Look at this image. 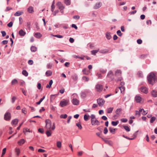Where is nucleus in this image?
<instances>
[{
	"instance_id": "58",
	"label": "nucleus",
	"mask_w": 157,
	"mask_h": 157,
	"mask_svg": "<svg viewBox=\"0 0 157 157\" xmlns=\"http://www.w3.org/2000/svg\"><path fill=\"white\" fill-rule=\"evenodd\" d=\"M13 22L12 21H11L7 25L8 27H12V26L13 25Z\"/></svg>"
},
{
	"instance_id": "43",
	"label": "nucleus",
	"mask_w": 157,
	"mask_h": 157,
	"mask_svg": "<svg viewBox=\"0 0 157 157\" xmlns=\"http://www.w3.org/2000/svg\"><path fill=\"white\" fill-rule=\"evenodd\" d=\"M89 115H87L86 114H85L84 116V119L85 121H87L89 119Z\"/></svg>"
},
{
	"instance_id": "64",
	"label": "nucleus",
	"mask_w": 157,
	"mask_h": 157,
	"mask_svg": "<svg viewBox=\"0 0 157 157\" xmlns=\"http://www.w3.org/2000/svg\"><path fill=\"white\" fill-rule=\"evenodd\" d=\"M137 43L139 44H141L142 42V40L141 39H138L137 41Z\"/></svg>"
},
{
	"instance_id": "35",
	"label": "nucleus",
	"mask_w": 157,
	"mask_h": 157,
	"mask_svg": "<svg viewBox=\"0 0 157 157\" xmlns=\"http://www.w3.org/2000/svg\"><path fill=\"white\" fill-rule=\"evenodd\" d=\"M82 79L85 82H88L89 80V78L86 76H83Z\"/></svg>"
},
{
	"instance_id": "51",
	"label": "nucleus",
	"mask_w": 157,
	"mask_h": 157,
	"mask_svg": "<svg viewBox=\"0 0 157 157\" xmlns=\"http://www.w3.org/2000/svg\"><path fill=\"white\" fill-rule=\"evenodd\" d=\"M22 112L24 113L25 114L27 113V111L26 109L25 108H23L22 109Z\"/></svg>"
},
{
	"instance_id": "29",
	"label": "nucleus",
	"mask_w": 157,
	"mask_h": 157,
	"mask_svg": "<svg viewBox=\"0 0 157 157\" xmlns=\"http://www.w3.org/2000/svg\"><path fill=\"white\" fill-rule=\"evenodd\" d=\"M109 51V50L108 49H104L101 50L99 51V52L102 53H106L108 52Z\"/></svg>"
},
{
	"instance_id": "11",
	"label": "nucleus",
	"mask_w": 157,
	"mask_h": 157,
	"mask_svg": "<svg viewBox=\"0 0 157 157\" xmlns=\"http://www.w3.org/2000/svg\"><path fill=\"white\" fill-rule=\"evenodd\" d=\"M72 101L73 104L75 105H78L79 103V100L75 98H73Z\"/></svg>"
},
{
	"instance_id": "24",
	"label": "nucleus",
	"mask_w": 157,
	"mask_h": 157,
	"mask_svg": "<svg viewBox=\"0 0 157 157\" xmlns=\"http://www.w3.org/2000/svg\"><path fill=\"white\" fill-rule=\"evenodd\" d=\"M28 11L30 13H33L34 12L33 7L29 6L28 9Z\"/></svg>"
},
{
	"instance_id": "19",
	"label": "nucleus",
	"mask_w": 157,
	"mask_h": 157,
	"mask_svg": "<svg viewBox=\"0 0 157 157\" xmlns=\"http://www.w3.org/2000/svg\"><path fill=\"white\" fill-rule=\"evenodd\" d=\"M105 36L106 38L108 40H110L111 39L112 37L110 35V33L109 32H107L105 34Z\"/></svg>"
},
{
	"instance_id": "63",
	"label": "nucleus",
	"mask_w": 157,
	"mask_h": 157,
	"mask_svg": "<svg viewBox=\"0 0 157 157\" xmlns=\"http://www.w3.org/2000/svg\"><path fill=\"white\" fill-rule=\"evenodd\" d=\"M90 117L91 118V121L92 120H93L94 119H96L95 116L93 114L91 115Z\"/></svg>"
},
{
	"instance_id": "2",
	"label": "nucleus",
	"mask_w": 157,
	"mask_h": 157,
	"mask_svg": "<svg viewBox=\"0 0 157 157\" xmlns=\"http://www.w3.org/2000/svg\"><path fill=\"white\" fill-rule=\"evenodd\" d=\"M46 128L48 129L51 130L52 128V130H54L55 129V123H53L52 126V122L49 119L47 120L46 121Z\"/></svg>"
},
{
	"instance_id": "46",
	"label": "nucleus",
	"mask_w": 157,
	"mask_h": 157,
	"mask_svg": "<svg viewBox=\"0 0 157 157\" xmlns=\"http://www.w3.org/2000/svg\"><path fill=\"white\" fill-rule=\"evenodd\" d=\"M15 151L17 153V155L18 156L19 155L20 152V149L18 148H15Z\"/></svg>"
},
{
	"instance_id": "48",
	"label": "nucleus",
	"mask_w": 157,
	"mask_h": 157,
	"mask_svg": "<svg viewBox=\"0 0 157 157\" xmlns=\"http://www.w3.org/2000/svg\"><path fill=\"white\" fill-rule=\"evenodd\" d=\"M67 116L66 114H62L60 115V117L62 118L65 119L67 117Z\"/></svg>"
},
{
	"instance_id": "42",
	"label": "nucleus",
	"mask_w": 157,
	"mask_h": 157,
	"mask_svg": "<svg viewBox=\"0 0 157 157\" xmlns=\"http://www.w3.org/2000/svg\"><path fill=\"white\" fill-rule=\"evenodd\" d=\"M123 127L124 129L128 132L130 130V128L127 125L124 126Z\"/></svg>"
},
{
	"instance_id": "21",
	"label": "nucleus",
	"mask_w": 157,
	"mask_h": 157,
	"mask_svg": "<svg viewBox=\"0 0 157 157\" xmlns=\"http://www.w3.org/2000/svg\"><path fill=\"white\" fill-rule=\"evenodd\" d=\"M23 13V12L22 11H18L14 14V15L15 16H18L21 15Z\"/></svg>"
},
{
	"instance_id": "8",
	"label": "nucleus",
	"mask_w": 157,
	"mask_h": 157,
	"mask_svg": "<svg viewBox=\"0 0 157 157\" xmlns=\"http://www.w3.org/2000/svg\"><path fill=\"white\" fill-rule=\"evenodd\" d=\"M97 103L100 106H102L105 103V101L102 98H99L97 99Z\"/></svg>"
},
{
	"instance_id": "32",
	"label": "nucleus",
	"mask_w": 157,
	"mask_h": 157,
	"mask_svg": "<svg viewBox=\"0 0 157 157\" xmlns=\"http://www.w3.org/2000/svg\"><path fill=\"white\" fill-rule=\"evenodd\" d=\"M135 116L136 117H137L138 118L139 117L140 115V113H141V112H140V111H138L137 110L135 111Z\"/></svg>"
},
{
	"instance_id": "37",
	"label": "nucleus",
	"mask_w": 157,
	"mask_h": 157,
	"mask_svg": "<svg viewBox=\"0 0 157 157\" xmlns=\"http://www.w3.org/2000/svg\"><path fill=\"white\" fill-rule=\"evenodd\" d=\"M118 88L121 90V93H123L125 90L124 87V86H120Z\"/></svg>"
},
{
	"instance_id": "28",
	"label": "nucleus",
	"mask_w": 157,
	"mask_h": 157,
	"mask_svg": "<svg viewBox=\"0 0 157 157\" xmlns=\"http://www.w3.org/2000/svg\"><path fill=\"white\" fill-rule=\"evenodd\" d=\"M53 82L52 80H51L49 82V84H47L46 86V87L47 88H50L52 85L53 83Z\"/></svg>"
},
{
	"instance_id": "26",
	"label": "nucleus",
	"mask_w": 157,
	"mask_h": 157,
	"mask_svg": "<svg viewBox=\"0 0 157 157\" xmlns=\"http://www.w3.org/2000/svg\"><path fill=\"white\" fill-rule=\"evenodd\" d=\"M151 95L154 97H157V92L155 90H153L151 91Z\"/></svg>"
},
{
	"instance_id": "5",
	"label": "nucleus",
	"mask_w": 157,
	"mask_h": 157,
	"mask_svg": "<svg viewBox=\"0 0 157 157\" xmlns=\"http://www.w3.org/2000/svg\"><path fill=\"white\" fill-rule=\"evenodd\" d=\"M69 102L68 100H63L60 102L59 105L61 107H63L68 105Z\"/></svg>"
},
{
	"instance_id": "27",
	"label": "nucleus",
	"mask_w": 157,
	"mask_h": 157,
	"mask_svg": "<svg viewBox=\"0 0 157 157\" xmlns=\"http://www.w3.org/2000/svg\"><path fill=\"white\" fill-rule=\"evenodd\" d=\"M46 134L48 136H51L52 134V130H48L46 132Z\"/></svg>"
},
{
	"instance_id": "53",
	"label": "nucleus",
	"mask_w": 157,
	"mask_h": 157,
	"mask_svg": "<svg viewBox=\"0 0 157 157\" xmlns=\"http://www.w3.org/2000/svg\"><path fill=\"white\" fill-rule=\"evenodd\" d=\"M107 71V70L106 69H101L100 70V71L102 73L104 74Z\"/></svg>"
},
{
	"instance_id": "40",
	"label": "nucleus",
	"mask_w": 157,
	"mask_h": 157,
	"mask_svg": "<svg viewBox=\"0 0 157 157\" xmlns=\"http://www.w3.org/2000/svg\"><path fill=\"white\" fill-rule=\"evenodd\" d=\"M31 50L32 52H35L37 50V48L34 46H32L31 48Z\"/></svg>"
},
{
	"instance_id": "61",
	"label": "nucleus",
	"mask_w": 157,
	"mask_h": 157,
	"mask_svg": "<svg viewBox=\"0 0 157 157\" xmlns=\"http://www.w3.org/2000/svg\"><path fill=\"white\" fill-rule=\"evenodd\" d=\"M1 33L2 34V36L3 37L5 36L6 35V32L4 31H2L1 32Z\"/></svg>"
},
{
	"instance_id": "57",
	"label": "nucleus",
	"mask_w": 157,
	"mask_h": 157,
	"mask_svg": "<svg viewBox=\"0 0 157 157\" xmlns=\"http://www.w3.org/2000/svg\"><path fill=\"white\" fill-rule=\"evenodd\" d=\"M121 121L123 122H126L128 121V120L126 118H122Z\"/></svg>"
},
{
	"instance_id": "20",
	"label": "nucleus",
	"mask_w": 157,
	"mask_h": 157,
	"mask_svg": "<svg viewBox=\"0 0 157 157\" xmlns=\"http://www.w3.org/2000/svg\"><path fill=\"white\" fill-rule=\"evenodd\" d=\"M18 121V119H15L12 121L11 124L12 125H15L17 124Z\"/></svg>"
},
{
	"instance_id": "25",
	"label": "nucleus",
	"mask_w": 157,
	"mask_h": 157,
	"mask_svg": "<svg viewBox=\"0 0 157 157\" xmlns=\"http://www.w3.org/2000/svg\"><path fill=\"white\" fill-rule=\"evenodd\" d=\"M52 71L50 70L47 71L45 73L47 77L51 76L52 75Z\"/></svg>"
},
{
	"instance_id": "36",
	"label": "nucleus",
	"mask_w": 157,
	"mask_h": 157,
	"mask_svg": "<svg viewBox=\"0 0 157 157\" xmlns=\"http://www.w3.org/2000/svg\"><path fill=\"white\" fill-rule=\"evenodd\" d=\"M18 83L17 80L15 79H13L11 82V85H14L15 84H17Z\"/></svg>"
},
{
	"instance_id": "17",
	"label": "nucleus",
	"mask_w": 157,
	"mask_h": 157,
	"mask_svg": "<svg viewBox=\"0 0 157 157\" xmlns=\"http://www.w3.org/2000/svg\"><path fill=\"white\" fill-rule=\"evenodd\" d=\"M113 107H109L107 108L106 109V111L107 113H112L113 112Z\"/></svg>"
},
{
	"instance_id": "10",
	"label": "nucleus",
	"mask_w": 157,
	"mask_h": 157,
	"mask_svg": "<svg viewBox=\"0 0 157 157\" xmlns=\"http://www.w3.org/2000/svg\"><path fill=\"white\" fill-rule=\"evenodd\" d=\"M91 124L92 125H99L100 124L99 122L96 118L91 121Z\"/></svg>"
},
{
	"instance_id": "50",
	"label": "nucleus",
	"mask_w": 157,
	"mask_h": 157,
	"mask_svg": "<svg viewBox=\"0 0 157 157\" xmlns=\"http://www.w3.org/2000/svg\"><path fill=\"white\" fill-rule=\"evenodd\" d=\"M53 36L58 38H62L63 36L59 35H53Z\"/></svg>"
},
{
	"instance_id": "16",
	"label": "nucleus",
	"mask_w": 157,
	"mask_h": 157,
	"mask_svg": "<svg viewBox=\"0 0 157 157\" xmlns=\"http://www.w3.org/2000/svg\"><path fill=\"white\" fill-rule=\"evenodd\" d=\"M25 142V140L24 139H22L18 142V144L19 145H21L24 144Z\"/></svg>"
},
{
	"instance_id": "60",
	"label": "nucleus",
	"mask_w": 157,
	"mask_h": 157,
	"mask_svg": "<svg viewBox=\"0 0 157 157\" xmlns=\"http://www.w3.org/2000/svg\"><path fill=\"white\" fill-rule=\"evenodd\" d=\"M80 17L78 15H75L73 17V18L75 19H78Z\"/></svg>"
},
{
	"instance_id": "62",
	"label": "nucleus",
	"mask_w": 157,
	"mask_h": 157,
	"mask_svg": "<svg viewBox=\"0 0 157 157\" xmlns=\"http://www.w3.org/2000/svg\"><path fill=\"white\" fill-rule=\"evenodd\" d=\"M55 5H52L51 6V11L52 12H53L55 8Z\"/></svg>"
},
{
	"instance_id": "59",
	"label": "nucleus",
	"mask_w": 157,
	"mask_h": 157,
	"mask_svg": "<svg viewBox=\"0 0 157 157\" xmlns=\"http://www.w3.org/2000/svg\"><path fill=\"white\" fill-rule=\"evenodd\" d=\"M39 132L41 133H43L44 132V129L42 128H39L38 130Z\"/></svg>"
},
{
	"instance_id": "44",
	"label": "nucleus",
	"mask_w": 157,
	"mask_h": 157,
	"mask_svg": "<svg viewBox=\"0 0 157 157\" xmlns=\"http://www.w3.org/2000/svg\"><path fill=\"white\" fill-rule=\"evenodd\" d=\"M56 145L58 147L60 148L61 146V143L60 141H58L56 143Z\"/></svg>"
},
{
	"instance_id": "41",
	"label": "nucleus",
	"mask_w": 157,
	"mask_h": 157,
	"mask_svg": "<svg viewBox=\"0 0 157 157\" xmlns=\"http://www.w3.org/2000/svg\"><path fill=\"white\" fill-rule=\"evenodd\" d=\"M22 74L25 76H27L28 75V73L27 72L26 70H23L22 71Z\"/></svg>"
},
{
	"instance_id": "22",
	"label": "nucleus",
	"mask_w": 157,
	"mask_h": 157,
	"mask_svg": "<svg viewBox=\"0 0 157 157\" xmlns=\"http://www.w3.org/2000/svg\"><path fill=\"white\" fill-rule=\"evenodd\" d=\"M71 78H72V79L74 81H76L78 79L77 75L75 74L74 75H73L71 76Z\"/></svg>"
},
{
	"instance_id": "39",
	"label": "nucleus",
	"mask_w": 157,
	"mask_h": 157,
	"mask_svg": "<svg viewBox=\"0 0 157 157\" xmlns=\"http://www.w3.org/2000/svg\"><path fill=\"white\" fill-rule=\"evenodd\" d=\"M119 121H113L111 122L112 124L114 126H116L118 124Z\"/></svg>"
},
{
	"instance_id": "49",
	"label": "nucleus",
	"mask_w": 157,
	"mask_h": 157,
	"mask_svg": "<svg viewBox=\"0 0 157 157\" xmlns=\"http://www.w3.org/2000/svg\"><path fill=\"white\" fill-rule=\"evenodd\" d=\"M155 119H156V118L154 117H151V118L150 120V123H153L154 122V121H155Z\"/></svg>"
},
{
	"instance_id": "23",
	"label": "nucleus",
	"mask_w": 157,
	"mask_h": 157,
	"mask_svg": "<svg viewBox=\"0 0 157 157\" xmlns=\"http://www.w3.org/2000/svg\"><path fill=\"white\" fill-rule=\"evenodd\" d=\"M34 36L37 38H40L42 36V35L40 33H35Z\"/></svg>"
},
{
	"instance_id": "56",
	"label": "nucleus",
	"mask_w": 157,
	"mask_h": 157,
	"mask_svg": "<svg viewBox=\"0 0 157 157\" xmlns=\"http://www.w3.org/2000/svg\"><path fill=\"white\" fill-rule=\"evenodd\" d=\"M8 41L7 40H4L2 42V44H7Z\"/></svg>"
},
{
	"instance_id": "34",
	"label": "nucleus",
	"mask_w": 157,
	"mask_h": 157,
	"mask_svg": "<svg viewBox=\"0 0 157 157\" xmlns=\"http://www.w3.org/2000/svg\"><path fill=\"white\" fill-rule=\"evenodd\" d=\"M64 2L67 6H69L71 4V0H64Z\"/></svg>"
},
{
	"instance_id": "52",
	"label": "nucleus",
	"mask_w": 157,
	"mask_h": 157,
	"mask_svg": "<svg viewBox=\"0 0 157 157\" xmlns=\"http://www.w3.org/2000/svg\"><path fill=\"white\" fill-rule=\"evenodd\" d=\"M6 148H5L2 150V156H3L6 153Z\"/></svg>"
},
{
	"instance_id": "13",
	"label": "nucleus",
	"mask_w": 157,
	"mask_h": 157,
	"mask_svg": "<svg viewBox=\"0 0 157 157\" xmlns=\"http://www.w3.org/2000/svg\"><path fill=\"white\" fill-rule=\"evenodd\" d=\"M136 101L137 103H140L142 100V98L139 96H136L135 98Z\"/></svg>"
},
{
	"instance_id": "4",
	"label": "nucleus",
	"mask_w": 157,
	"mask_h": 157,
	"mask_svg": "<svg viewBox=\"0 0 157 157\" xmlns=\"http://www.w3.org/2000/svg\"><path fill=\"white\" fill-rule=\"evenodd\" d=\"M56 6H57L58 8L60 10L61 12L62 13H64L63 10L65 8V7L64 5L60 2H58L56 4Z\"/></svg>"
},
{
	"instance_id": "30",
	"label": "nucleus",
	"mask_w": 157,
	"mask_h": 157,
	"mask_svg": "<svg viewBox=\"0 0 157 157\" xmlns=\"http://www.w3.org/2000/svg\"><path fill=\"white\" fill-rule=\"evenodd\" d=\"M56 95H51L50 98V101L51 102H52L55 99L56 96Z\"/></svg>"
},
{
	"instance_id": "33",
	"label": "nucleus",
	"mask_w": 157,
	"mask_h": 157,
	"mask_svg": "<svg viewBox=\"0 0 157 157\" xmlns=\"http://www.w3.org/2000/svg\"><path fill=\"white\" fill-rule=\"evenodd\" d=\"M115 128H113L112 127L109 128V131L110 132L113 134H114L115 133Z\"/></svg>"
},
{
	"instance_id": "55",
	"label": "nucleus",
	"mask_w": 157,
	"mask_h": 157,
	"mask_svg": "<svg viewBox=\"0 0 157 157\" xmlns=\"http://www.w3.org/2000/svg\"><path fill=\"white\" fill-rule=\"evenodd\" d=\"M117 34L119 36H121L122 35V33L120 30H118L117 31Z\"/></svg>"
},
{
	"instance_id": "6",
	"label": "nucleus",
	"mask_w": 157,
	"mask_h": 157,
	"mask_svg": "<svg viewBox=\"0 0 157 157\" xmlns=\"http://www.w3.org/2000/svg\"><path fill=\"white\" fill-rule=\"evenodd\" d=\"M107 77L109 78L111 81L112 80L114 79V74L113 72L111 71H109L107 75Z\"/></svg>"
},
{
	"instance_id": "38",
	"label": "nucleus",
	"mask_w": 157,
	"mask_h": 157,
	"mask_svg": "<svg viewBox=\"0 0 157 157\" xmlns=\"http://www.w3.org/2000/svg\"><path fill=\"white\" fill-rule=\"evenodd\" d=\"M121 108L117 109L116 111L115 112L117 115H120V113L121 111Z\"/></svg>"
},
{
	"instance_id": "14",
	"label": "nucleus",
	"mask_w": 157,
	"mask_h": 157,
	"mask_svg": "<svg viewBox=\"0 0 157 157\" xmlns=\"http://www.w3.org/2000/svg\"><path fill=\"white\" fill-rule=\"evenodd\" d=\"M140 91L145 94L148 92V90L147 88L145 87H142L140 88Z\"/></svg>"
},
{
	"instance_id": "45",
	"label": "nucleus",
	"mask_w": 157,
	"mask_h": 157,
	"mask_svg": "<svg viewBox=\"0 0 157 157\" xmlns=\"http://www.w3.org/2000/svg\"><path fill=\"white\" fill-rule=\"evenodd\" d=\"M99 50H93L91 51V53L92 54L95 55L96 53L98 52Z\"/></svg>"
},
{
	"instance_id": "1",
	"label": "nucleus",
	"mask_w": 157,
	"mask_h": 157,
	"mask_svg": "<svg viewBox=\"0 0 157 157\" xmlns=\"http://www.w3.org/2000/svg\"><path fill=\"white\" fill-rule=\"evenodd\" d=\"M147 79L149 84L153 85L155 82V76L154 73H151L147 77Z\"/></svg>"
},
{
	"instance_id": "7",
	"label": "nucleus",
	"mask_w": 157,
	"mask_h": 157,
	"mask_svg": "<svg viewBox=\"0 0 157 157\" xmlns=\"http://www.w3.org/2000/svg\"><path fill=\"white\" fill-rule=\"evenodd\" d=\"M96 91L100 92L103 90V86L102 85L99 84H97L95 87Z\"/></svg>"
},
{
	"instance_id": "31",
	"label": "nucleus",
	"mask_w": 157,
	"mask_h": 157,
	"mask_svg": "<svg viewBox=\"0 0 157 157\" xmlns=\"http://www.w3.org/2000/svg\"><path fill=\"white\" fill-rule=\"evenodd\" d=\"M139 111L140 112H142V114L144 115H146L147 113V112L145 111L143 109H140Z\"/></svg>"
},
{
	"instance_id": "9",
	"label": "nucleus",
	"mask_w": 157,
	"mask_h": 157,
	"mask_svg": "<svg viewBox=\"0 0 157 157\" xmlns=\"http://www.w3.org/2000/svg\"><path fill=\"white\" fill-rule=\"evenodd\" d=\"M11 119L10 113H6L4 116V119L7 121H9Z\"/></svg>"
},
{
	"instance_id": "15",
	"label": "nucleus",
	"mask_w": 157,
	"mask_h": 157,
	"mask_svg": "<svg viewBox=\"0 0 157 157\" xmlns=\"http://www.w3.org/2000/svg\"><path fill=\"white\" fill-rule=\"evenodd\" d=\"M83 74L85 75H88L90 73V71L87 70V69L85 68L82 71Z\"/></svg>"
},
{
	"instance_id": "54",
	"label": "nucleus",
	"mask_w": 157,
	"mask_h": 157,
	"mask_svg": "<svg viewBox=\"0 0 157 157\" xmlns=\"http://www.w3.org/2000/svg\"><path fill=\"white\" fill-rule=\"evenodd\" d=\"M108 132V130L107 129V128L106 127H105L104 128V130H103V132L105 134H106Z\"/></svg>"
},
{
	"instance_id": "18",
	"label": "nucleus",
	"mask_w": 157,
	"mask_h": 157,
	"mask_svg": "<svg viewBox=\"0 0 157 157\" xmlns=\"http://www.w3.org/2000/svg\"><path fill=\"white\" fill-rule=\"evenodd\" d=\"M19 34L21 36H24L25 35L26 32L22 29H21L19 32Z\"/></svg>"
},
{
	"instance_id": "47",
	"label": "nucleus",
	"mask_w": 157,
	"mask_h": 157,
	"mask_svg": "<svg viewBox=\"0 0 157 157\" xmlns=\"http://www.w3.org/2000/svg\"><path fill=\"white\" fill-rule=\"evenodd\" d=\"M76 125L78 127V128L80 129H81L82 128V127L80 123H77L76 124Z\"/></svg>"
},
{
	"instance_id": "3",
	"label": "nucleus",
	"mask_w": 157,
	"mask_h": 157,
	"mask_svg": "<svg viewBox=\"0 0 157 157\" xmlns=\"http://www.w3.org/2000/svg\"><path fill=\"white\" fill-rule=\"evenodd\" d=\"M121 71L120 70H117L115 71V75L118 78L117 80V81H121L122 80V78L121 76Z\"/></svg>"
},
{
	"instance_id": "12",
	"label": "nucleus",
	"mask_w": 157,
	"mask_h": 157,
	"mask_svg": "<svg viewBox=\"0 0 157 157\" xmlns=\"http://www.w3.org/2000/svg\"><path fill=\"white\" fill-rule=\"evenodd\" d=\"M102 5L101 2H99L96 3L94 6V9H96L100 8Z\"/></svg>"
}]
</instances>
